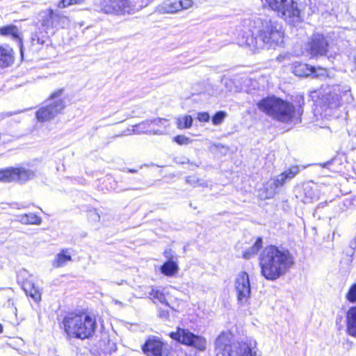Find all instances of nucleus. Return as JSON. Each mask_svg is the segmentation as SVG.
<instances>
[{
    "mask_svg": "<svg viewBox=\"0 0 356 356\" xmlns=\"http://www.w3.org/2000/svg\"><path fill=\"white\" fill-rule=\"evenodd\" d=\"M58 325L69 340H90L98 330V315L88 307L68 311L63 315Z\"/></svg>",
    "mask_w": 356,
    "mask_h": 356,
    "instance_id": "obj_1",
    "label": "nucleus"
},
{
    "mask_svg": "<svg viewBox=\"0 0 356 356\" xmlns=\"http://www.w3.org/2000/svg\"><path fill=\"white\" fill-rule=\"evenodd\" d=\"M258 259L261 275L270 281L284 275L295 264L291 252L275 245H266L261 251Z\"/></svg>",
    "mask_w": 356,
    "mask_h": 356,
    "instance_id": "obj_2",
    "label": "nucleus"
},
{
    "mask_svg": "<svg viewBox=\"0 0 356 356\" xmlns=\"http://www.w3.org/2000/svg\"><path fill=\"white\" fill-rule=\"evenodd\" d=\"M257 106L266 115L280 122L289 123L295 118L294 105L274 95L262 98Z\"/></svg>",
    "mask_w": 356,
    "mask_h": 356,
    "instance_id": "obj_3",
    "label": "nucleus"
},
{
    "mask_svg": "<svg viewBox=\"0 0 356 356\" xmlns=\"http://www.w3.org/2000/svg\"><path fill=\"white\" fill-rule=\"evenodd\" d=\"M232 333L222 332L216 339L218 352L216 356H256V352L248 342L242 341L238 346L229 343Z\"/></svg>",
    "mask_w": 356,
    "mask_h": 356,
    "instance_id": "obj_4",
    "label": "nucleus"
},
{
    "mask_svg": "<svg viewBox=\"0 0 356 356\" xmlns=\"http://www.w3.org/2000/svg\"><path fill=\"white\" fill-rule=\"evenodd\" d=\"M264 6L275 12L284 20L296 22L300 20L301 10L296 0H264Z\"/></svg>",
    "mask_w": 356,
    "mask_h": 356,
    "instance_id": "obj_5",
    "label": "nucleus"
},
{
    "mask_svg": "<svg viewBox=\"0 0 356 356\" xmlns=\"http://www.w3.org/2000/svg\"><path fill=\"white\" fill-rule=\"evenodd\" d=\"M257 37L268 48H275L284 43V31L276 22L263 20Z\"/></svg>",
    "mask_w": 356,
    "mask_h": 356,
    "instance_id": "obj_6",
    "label": "nucleus"
},
{
    "mask_svg": "<svg viewBox=\"0 0 356 356\" xmlns=\"http://www.w3.org/2000/svg\"><path fill=\"white\" fill-rule=\"evenodd\" d=\"M146 6L147 2L136 8L130 0H100L98 6L99 12L103 14L124 16L134 15Z\"/></svg>",
    "mask_w": 356,
    "mask_h": 356,
    "instance_id": "obj_7",
    "label": "nucleus"
},
{
    "mask_svg": "<svg viewBox=\"0 0 356 356\" xmlns=\"http://www.w3.org/2000/svg\"><path fill=\"white\" fill-rule=\"evenodd\" d=\"M168 337L178 343L192 347L199 351H204L206 349V339L201 335L194 334L187 328L177 326L175 331L168 333Z\"/></svg>",
    "mask_w": 356,
    "mask_h": 356,
    "instance_id": "obj_8",
    "label": "nucleus"
},
{
    "mask_svg": "<svg viewBox=\"0 0 356 356\" xmlns=\"http://www.w3.org/2000/svg\"><path fill=\"white\" fill-rule=\"evenodd\" d=\"M35 177L33 170L24 167H7L0 169V182L24 184Z\"/></svg>",
    "mask_w": 356,
    "mask_h": 356,
    "instance_id": "obj_9",
    "label": "nucleus"
},
{
    "mask_svg": "<svg viewBox=\"0 0 356 356\" xmlns=\"http://www.w3.org/2000/svg\"><path fill=\"white\" fill-rule=\"evenodd\" d=\"M145 356H170L171 348L167 342L157 336L148 337L141 346Z\"/></svg>",
    "mask_w": 356,
    "mask_h": 356,
    "instance_id": "obj_10",
    "label": "nucleus"
},
{
    "mask_svg": "<svg viewBox=\"0 0 356 356\" xmlns=\"http://www.w3.org/2000/svg\"><path fill=\"white\" fill-rule=\"evenodd\" d=\"M329 42L322 33H314L309 39L306 51L312 58L325 56L329 52Z\"/></svg>",
    "mask_w": 356,
    "mask_h": 356,
    "instance_id": "obj_11",
    "label": "nucleus"
},
{
    "mask_svg": "<svg viewBox=\"0 0 356 356\" xmlns=\"http://www.w3.org/2000/svg\"><path fill=\"white\" fill-rule=\"evenodd\" d=\"M66 107L65 97L54 100L49 105L41 106L35 112L36 119L41 122L52 120L55 116L60 114Z\"/></svg>",
    "mask_w": 356,
    "mask_h": 356,
    "instance_id": "obj_12",
    "label": "nucleus"
},
{
    "mask_svg": "<svg viewBox=\"0 0 356 356\" xmlns=\"http://www.w3.org/2000/svg\"><path fill=\"white\" fill-rule=\"evenodd\" d=\"M292 72L297 76L313 78L329 77V69L321 66L315 67L302 62H296L292 65Z\"/></svg>",
    "mask_w": 356,
    "mask_h": 356,
    "instance_id": "obj_13",
    "label": "nucleus"
},
{
    "mask_svg": "<svg viewBox=\"0 0 356 356\" xmlns=\"http://www.w3.org/2000/svg\"><path fill=\"white\" fill-rule=\"evenodd\" d=\"M235 289L237 300L241 304H245L250 297L251 289L248 273L241 272L235 280Z\"/></svg>",
    "mask_w": 356,
    "mask_h": 356,
    "instance_id": "obj_14",
    "label": "nucleus"
},
{
    "mask_svg": "<svg viewBox=\"0 0 356 356\" xmlns=\"http://www.w3.org/2000/svg\"><path fill=\"white\" fill-rule=\"evenodd\" d=\"M193 5V0H165L158 6L157 10L161 14H173L190 8Z\"/></svg>",
    "mask_w": 356,
    "mask_h": 356,
    "instance_id": "obj_15",
    "label": "nucleus"
},
{
    "mask_svg": "<svg viewBox=\"0 0 356 356\" xmlns=\"http://www.w3.org/2000/svg\"><path fill=\"white\" fill-rule=\"evenodd\" d=\"M149 298L152 300H157L161 303L169 307L173 311H177L181 302V300L179 299L170 293L166 295L160 289L152 288L149 293Z\"/></svg>",
    "mask_w": 356,
    "mask_h": 356,
    "instance_id": "obj_16",
    "label": "nucleus"
},
{
    "mask_svg": "<svg viewBox=\"0 0 356 356\" xmlns=\"http://www.w3.org/2000/svg\"><path fill=\"white\" fill-rule=\"evenodd\" d=\"M163 255L168 259L161 266L160 271L165 276L172 277L175 275L179 270L178 264L176 261L172 260L170 249L165 250L163 252Z\"/></svg>",
    "mask_w": 356,
    "mask_h": 356,
    "instance_id": "obj_17",
    "label": "nucleus"
},
{
    "mask_svg": "<svg viewBox=\"0 0 356 356\" xmlns=\"http://www.w3.org/2000/svg\"><path fill=\"white\" fill-rule=\"evenodd\" d=\"M300 172L299 166L297 165H291L284 172L280 173L278 177L274 179V187L277 188L282 187L287 180L293 179Z\"/></svg>",
    "mask_w": 356,
    "mask_h": 356,
    "instance_id": "obj_18",
    "label": "nucleus"
},
{
    "mask_svg": "<svg viewBox=\"0 0 356 356\" xmlns=\"http://www.w3.org/2000/svg\"><path fill=\"white\" fill-rule=\"evenodd\" d=\"M22 288L26 295L31 297L35 302L39 303L42 299L40 289L35 284L33 280L26 279L22 282Z\"/></svg>",
    "mask_w": 356,
    "mask_h": 356,
    "instance_id": "obj_19",
    "label": "nucleus"
},
{
    "mask_svg": "<svg viewBox=\"0 0 356 356\" xmlns=\"http://www.w3.org/2000/svg\"><path fill=\"white\" fill-rule=\"evenodd\" d=\"M14 60L13 49L8 45L0 44V70L10 66Z\"/></svg>",
    "mask_w": 356,
    "mask_h": 356,
    "instance_id": "obj_20",
    "label": "nucleus"
},
{
    "mask_svg": "<svg viewBox=\"0 0 356 356\" xmlns=\"http://www.w3.org/2000/svg\"><path fill=\"white\" fill-rule=\"evenodd\" d=\"M346 332L356 337V305L350 307L346 313Z\"/></svg>",
    "mask_w": 356,
    "mask_h": 356,
    "instance_id": "obj_21",
    "label": "nucleus"
},
{
    "mask_svg": "<svg viewBox=\"0 0 356 356\" xmlns=\"http://www.w3.org/2000/svg\"><path fill=\"white\" fill-rule=\"evenodd\" d=\"M0 35L10 36L13 40L22 43V37L17 26L8 24L0 27Z\"/></svg>",
    "mask_w": 356,
    "mask_h": 356,
    "instance_id": "obj_22",
    "label": "nucleus"
},
{
    "mask_svg": "<svg viewBox=\"0 0 356 356\" xmlns=\"http://www.w3.org/2000/svg\"><path fill=\"white\" fill-rule=\"evenodd\" d=\"M72 261V255L68 249H62L53 261L52 265L54 268H60L67 262Z\"/></svg>",
    "mask_w": 356,
    "mask_h": 356,
    "instance_id": "obj_23",
    "label": "nucleus"
},
{
    "mask_svg": "<svg viewBox=\"0 0 356 356\" xmlns=\"http://www.w3.org/2000/svg\"><path fill=\"white\" fill-rule=\"evenodd\" d=\"M263 246V240L261 237H257L251 246V248L243 252V257L246 259H250L252 257L257 254L259 251Z\"/></svg>",
    "mask_w": 356,
    "mask_h": 356,
    "instance_id": "obj_24",
    "label": "nucleus"
},
{
    "mask_svg": "<svg viewBox=\"0 0 356 356\" xmlns=\"http://www.w3.org/2000/svg\"><path fill=\"white\" fill-rule=\"evenodd\" d=\"M20 222L25 225H40L42 223V218L33 213H23L20 216Z\"/></svg>",
    "mask_w": 356,
    "mask_h": 356,
    "instance_id": "obj_25",
    "label": "nucleus"
},
{
    "mask_svg": "<svg viewBox=\"0 0 356 356\" xmlns=\"http://www.w3.org/2000/svg\"><path fill=\"white\" fill-rule=\"evenodd\" d=\"M70 22L69 17L54 11V27L65 29Z\"/></svg>",
    "mask_w": 356,
    "mask_h": 356,
    "instance_id": "obj_26",
    "label": "nucleus"
},
{
    "mask_svg": "<svg viewBox=\"0 0 356 356\" xmlns=\"http://www.w3.org/2000/svg\"><path fill=\"white\" fill-rule=\"evenodd\" d=\"M54 10L51 8L47 9L46 15L41 19V26L44 28L54 27Z\"/></svg>",
    "mask_w": 356,
    "mask_h": 356,
    "instance_id": "obj_27",
    "label": "nucleus"
},
{
    "mask_svg": "<svg viewBox=\"0 0 356 356\" xmlns=\"http://www.w3.org/2000/svg\"><path fill=\"white\" fill-rule=\"evenodd\" d=\"M302 193L305 202L312 200L316 196L315 190L309 184L303 185Z\"/></svg>",
    "mask_w": 356,
    "mask_h": 356,
    "instance_id": "obj_28",
    "label": "nucleus"
},
{
    "mask_svg": "<svg viewBox=\"0 0 356 356\" xmlns=\"http://www.w3.org/2000/svg\"><path fill=\"white\" fill-rule=\"evenodd\" d=\"M193 118L189 115L179 117L177 120V127L179 129H188L192 127Z\"/></svg>",
    "mask_w": 356,
    "mask_h": 356,
    "instance_id": "obj_29",
    "label": "nucleus"
},
{
    "mask_svg": "<svg viewBox=\"0 0 356 356\" xmlns=\"http://www.w3.org/2000/svg\"><path fill=\"white\" fill-rule=\"evenodd\" d=\"M346 300L351 303H356V283L353 284L348 289L346 295Z\"/></svg>",
    "mask_w": 356,
    "mask_h": 356,
    "instance_id": "obj_30",
    "label": "nucleus"
},
{
    "mask_svg": "<svg viewBox=\"0 0 356 356\" xmlns=\"http://www.w3.org/2000/svg\"><path fill=\"white\" fill-rule=\"evenodd\" d=\"M227 113L225 111H220L216 112L212 117L211 121L213 125L220 124L225 120Z\"/></svg>",
    "mask_w": 356,
    "mask_h": 356,
    "instance_id": "obj_31",
    "label": "nucleus"
},
{
    "mask_svg": "<svg viewBox=\"0 0 356 356\" xmlns=\"http://www.w3.org/2000/svg\"><path fill=\"white\" fill-rule=\"evenodd\" d=\"M186 181L193 187H197L202 185V180L195 175L187 176L186 177Z\"/></svg>",
    "mask_w": 356,
    "mask_h": 356,
    "instance_id": "obj_32",
    "label": "nucleus"
},
{
    "mask_svg": "<svg viewBox=\"0 0 356 356\" xmlns=\"http://www.w3.org/2000/svg\"><path fill=\"white\" fill-rule=\"evenodd\" d=\"M85 0H60L58 2V8H66L72 5L81 4Z\"/></svg>",
    "mask_w": 356,
    "mask_h": 356,
    "instance_id": "obj_33",
    "label": "nucleus"
},
{
    "mask_svg": "<svg viewBox=\"0 0 356 356\" xmlns=\"http://www.w3.org/2000/svg\"><path fill=\"white\" fill-rule=\"evenodd\" d=\"M173 141L177 143L179 145H186L190 143V139L183 135H177L173 138Z\"/></svg>",
    "mask_w": 356,
    "mask_h": 356,
    "instance_id": "obj_34",
    "label": "nucleus"
},
{
    "mask_svg": "<svg viewBox=\"0 0 356 356\" xmlns=\"http://www.w3.org/2000/svg\"><path fill=\"white\" fill-rule=\"evenodd\" d=\"M31 41L33 44L42 45L46 40L44 39L43 35H41L40 33H35L31 38Z\"/></svg>",
    "mask_w": 356,
    "mask_h": 356,
    "instance_id": "obj_35",
    "label": "nucleus"
},
{
    "mask_svg": "<svg viewBox=\"0 0 356 356\" xmlns=\"http://www.w3.org/2000/svg\"><path fill=\"white\" fill-rule=\"evenodd\" d=\"M197 119L200 122H208L210 120V115L207 112H200L197 115Z\"/></svg>",
    "mask_w": 356,
    "mask_h": 356,
    "instance_id": "obj_36",
    "label": "nucleus"
},
{
    "mask_svg": "<svg viewBox=\"0 0 356 356\" xmlns=\"http://www.w3.org/2000/svg\"><path fill=\"white\" fill-rule=\"evenodd\" d=\"M64 91H65L64 88L57 89L56 90L54 91L53 92H51L50 94L48 99L50 100H54L56 98L60 97L63 94Z\"/></svg>",
    "mask_w": 356,
    "mask_h": 356,
    "instance_id": "obj_37",
    "label": "nucleus"
},
{
    "mask_svg": "<svg viewBox=\"0 0 356 356\" xmlns=\"http://www.w3.org/2000/svg\"><path fill=\"white\" fill-rule=\"evenodd\" d=\"M158 316L161 318L168 319L169 318V312L167 310L160 309Z\"/></svg>",
    "mask_w": 356,
    "mask_h": 356,
    "instance_id": "obj_38",
    "label": "nucleus"
},
{
    "mask_svg": "<svg viewBox=\"0 0 356 356\" xmlns=\"http://www.w3.org/2000/svg\"><path fill=\"white\" fill-rule=\"evenodd\" d=\"M137 1L140 3L138 6H140V5H144L145 3V2H147V3L148 4V0H137ZM136 4H137V2H135V4H134V5L135 6V7L136 8H138L139 7H136Z\"/></svg>",
    "mask_w": 356,
    "mask_h": 356,
    "instance_id": "obj_39",
    "label": "nucleus"
},
{
    "mask_svg": "<svg viewBox=\"0 0 356 356\" xmlns=\"http://www.w3.org/2000/svg\"><path fill=\"white\" fill-rule=\"evenodd\" d=\"M156 121H158L159 122H162V121H164L165 122H168V120H165V119H162V118H159L157 120H154V122H156Z\"/></svg>",
    "mask_w": 356,
    "mask_h": 356,
    "instance_id": "obj_40",
    "label": "nucleus"
},
{
    "mask_svg": "<svg viewBox=\"0 0 356 356\" xmlns=\"http://www.w3.org/2000/svg\"><path fill=\"white\" fill-rule=\"evenodd\" d=\"M127 172H131V173H136V172H137V170H136V169H130L129 168V169L127 170Z\"/></svg>",
    "mask_w": 356,
    "mask_h": 356,
    "instance_id": "obj_41",
    "label": "nucleus"
},
{
    "mask_svg": "<svg viewBox=\"0 0 356 356\" xmlns=\"http://www.w3.org/2000/svg\"><path fill=\"white\" fill-rule=\"evenodd\" d=\"M3 332V327L1 323H0V334Z\"/></svg>",
    "mask_w": 356,
    "mask_h": 356,
    "instance_id": "obj_42",
    "label": "nucleus"
}]
</instances>
